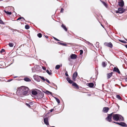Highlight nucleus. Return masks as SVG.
I'll use <instances>...</instances> for the list:
<instances>
[{
	"label": "nucleus",
	"mask_w": 127,
	"mask_h": 127,
	"mask_svg": "<svg viewBox=\"0 0 127 127\" xmlns=\"http://www.w3.org/2000/svg\"><path fill=\"white\" fill-rule=\"evenodd\" d=\"M53 86L55 87L54 88H55L56 90H57V85H56L55 84H53Z\"/></svg>",
	"instance_id": "obj_37"
},
{
	"label": "nucleus",
	"mask_w": 127,
	"mask_h": 127,
	"mask_svg": "<svg viewBox=\"0 0 127 127\" xmlns=\"http://www.w3.org/2000/svg\"><path fill=\"white\" fill-rule=\"evenodd\" d=\"M43 95H42V94H41V95L42 96V97H41V98H42L43 97Z\"/></svg>",
	"instance_id": "obj_55"
},
{
	"label": "nucleus",
	"mask_w": 127,
	"mask_h": 127,
	"mask_svg": "<svg viewBox=\"0 0 127 127\" xmlns=\"http://www.w3.org/2000/svg\"><path fill=\"white\" fill-rule=\"evenodd\" d=\"M106 63L105 62H103L102 63V65L103 67H105L106 66Z\"/></svg>",
	"instance_id": "obj_22"
},
{
	"label": "nucleus",
	"mask_w": 127,
	"mask_h": 127,
	"mask_svg": "<svg viewBox=\"0 0 127 127\" xmlns=\"http://www.w3.org/2000/svg\"><path fill=\"white\" fill-rule=\"evenodd\" d=\"M54 98L55 99L57 102L58 104H59L60 103V101L59 99L57 98L56 97H55Z\"/></svg>",
	"instance_id": "obj_26"
},
{
	"label": "nucleus",
	"mask_w": 127,
	"mask_h": 127,
	"mask_svg": "<svg viewBox=\"0 0 127 127\" xmlns=\"http://www.w3.org/2000/svg\"><path fill=\"white\" fill-rule=\"evenodd\" d=\"M64 10V9H63V8H62L61 9V13L63 12Z\"/></svg>",
	"instance_id": "obj_48"
},
{
	"label": "nucleus",
	"mask_w": 127,
	"mask_h": 127,
	"mask_svg": "<svg viewBox=\"0 0 127 127\" xmlns=\"http://www.w3.org/2000/svg\"><path fill=\"white\" fill-rule=\"evenodd\" d=\"M37 36L39 38H41L42 37V35L41 33H39L37 34Z\"/></svg>",
	"instance_id": "obj_32"
},
{
	"label": "nucleus",
	"mask_w": 127,
	"mask_h": 127,
	"mask_svg": "<svg viewBox=\"0 0 127 127\" xmlns=\"http://www.w3.org/2000/svg\"><path fill=\"white\" fill-rule=\"evenodd\" d=\"M125 39L127 41V39Z\"/></svg>",
	"instance_id": "obj_62"
},
{
	"label": "nucleus",
	"mask_w": 127,
	"mask_h": 127,
	"mask_svg": "<svg viewBox=\"0 0 127 127\" xmlns=\"http://www.w3.org/2000/svg\"><path fill=\"white\" fill-rule=\"evenodd\" d=\"M58 43H59L60 45H63L64 46H66V44L65 43H63L60 42H58Z\"/></svg>",
	"instance_id": "obj_31"
},
{
	"label": "nucleus",
	"mask_w": 127,
	"mask_h": 127,
	"mask_svg": "<svg viewBox=\"0 0 127 127\" xmlns=\"http://www.w3.org/2000/svg\"><path fill=\"white\" fill-rule=\"evenodd\" d=\"M53 38H54V39H55V40H56V41H60L58 39H57V38H55V37H53Z\"/></svg>",
	"instance_id": "obj_41"
},
{
	"label": "nucleus",
	"mask_w": 127,
	"mask_h": 127,
	"mask_svg": "<svg viewBox=\"0 0 127 127\" xmlns=\"http://www.w3.org/2000/svg\"><path fill=\"white\" fill-rule=\"evenodd\" d=\"M113 122V123H115L116 124H117L118 125H120V123L116 122Z\"/></svg>",
	"instance_id": "obj_46"
},
{
	"label": "nucleus",
	"mask_w": 127,
	"mask_h": 127,
	"mask_svg": "<svg viewBox=\"0 0 127 127\" xmlns=\"http://www.w3.org/2000/svg\"><path fill=\"white\" fill-rule=\"evenodd\" d=\"M5 51V50L4 49H2L0 51V52L1 53H2V52H4Z\"/></svg>",
	"instance_id": "obj_44"
},
{
	"label": "nucleus",
	"mask_w": 127,
	"mask_h": 127,
	"mask_svg": "<svg viewBox=\"0 0 127 127\" xmlns=\"http://www.w3.org/2000/svg\"><path fill=\"white\" fill-rule=\"evenodd\" d=\"M125 9L123 8H119L118 9V11H117V13H122L125 11Z\"/></svg>",
	"instance_id": "obj_4"
},
{
	"label": "nucleus",
	"mask_w": 127,
	"mask_h": 127,
	"mask_svg": "<svg viewBox=\"0 0 127 127\" xmlns=\"http://www.w3.org/2000/svg\"><path fill=\"white\" fill-rule=\"evenodd\" d=\"M25 28L26 29H28L30 28V27L28 25H26L25 27Z\"/></svg>",
	"instance_id": "obj_33"
},
{
	"label": "nucleus",
	"mask_w": 127,
	"mask_h": 127,
	"mask_svg": "<svg viewBox=\"0 0 127 127\" xmlns=\"http://www.w3.org/2000/svg\"><path fill=\"white\" fill-rule=\"evenodd\" d=\"M65 75L67 76H68V75L67 74V72L66 71V73H65Z\"/></svg>",
	"instance_id": "obj_47"
},
{
	"label": "nucleus",
	"mask_w": 127,
	"mask_h": 127,
	"mask_svg": "<svg viewBox=\"0 0 127 127\" xmlns=\"http://www.w3.org/2000/svg\"><path fill=\"white\" fill-rule=\"evenodd\" d=\"M113 116V113H111L110 114H108V116L106 118V120L108 122H110L112 121V118Z\"/></svg>",
	"instance_id": "obj_3"
},
{
	"label": "nucleus",
	"mask_w": 127,
	"mask_h": 127,
	"mask_svg": "<svg viewBox=\"0 0 127 127\" xmlns=\"http://www.w3.org/2000/svg\"><path fill=\"white\" fill-rule=\"evenodd\" d=\"M87 43L88 44H91L88 41H87Z\"/></svg>",
	"instance_id": "obj_49"
},
{
	"label": "nucleus",
	"mask_w": 127,
	"mask_h": 127,
	"mask_svg": "<svg viewBox=\"0 0 127 127\" xmlns=\"http://www.w3.org/2000/svg\"><path fill=\"white\" fill-rule=\"evenodd\" d=\"M120 125L122 126L126 127L127 126V124L123 122H120Z\"/></svg>",
	"instance_id": "obj_17"
},
{
	"label": "nucleus",
	"mask_w": 127,
	"mask_h": 127,
	"mask_svg": "<svg viewBox=\"0 0 127 127\" xmlns=\"http://www.w3.org/2000/svg\"><path fill=\"white\" fill-rule=\"evenodd\" d=\"M37 92L35 91H33L32 92V94L33 95H35L37 94Z\"/></svg>",
	"instance_id": "obj_20"
},
{
	"label": "nucleus",
	"mask_w": 127,
	"mask_h": 127,
	"mask_svg": "<svg viewBox=\"0 0 127 127\" xmlns=\"http://www.w3.org/2000/svg\"><path fill=\"white\" fill-rule=\"evenodd\" d=\"M104 44L105 45L111 48H112L113 47V45L111 42L109 43L105 42L104 43Z\"/></svg>",
	"instance_id": "obj_5"
},
{
	"label": "nucleus",
	"mask_w": 127,
	"mask_h": 127,
	"mask_svg": "<svg viewBox=\"0 0 127 127\" xmlns=\"http://www.w3.org/2000/svg\"><path fill=\"white\" fill-rule=\"evenodd\" d=\"M71 58H68V60L70 62H71L72 61V60H71Z\"/></svg>",
	"instance_id": "obj_45"
},
{
	"label": "nucleus",
	"mask_w": 127,
	"mask_h": 127,
	"mask_svg": "<svg viewBox=\"0 0 127 127\" xmlns=\"http://www.w3.org/2000/svg\"><path fill=\"white\" fill-rule=\"evenodd\" d=\"M18 77L17 76H14V78H16V77Z\"/></svg>",
	"instance_id": "obj_56"
},
{
	"label": "nucleus",
	"mask_w": 127,
	"mask_h": 127,
	"mask_svg": "<svg viewBox=\"0 0 127 127\" xmlns=\"http://www.w3.org/2000/svg\"><path fill=\"white\" fill-rule=\"evenodd\" d=\"M42 68L43 69V70H45L46 69V68H45V67H42Z\"/></svg>",
	"instance_id": "obj_51"
},
{
	"label": "nucleus",
	"mask_w": 127,
	"mask_h": 127,
	"mask_svg": "<svg viewBox=\"0 0 127 127\" xmlns=\"http://www.w3.org/2000/svg\"><path fill=\"white\" fill-rule=\"evenodd\" d=\"M21 19H22L23 20H22V21H23L24 20H25V19L23 17H19L18 18L17 20V21H18L19 20H20Z\"/></svg>",
	"instance_id": "obj_21"
},
{
	"label": "nucleus",
	"mask_w": 127,
	"mask_h": 127,
	"mask_svg": "<svg viewBox=\"0 0 127 127\" xmlns=\"http://www.w3.org/2000/svg\"><path fill=\"white\" fill-rule=\"evenodd\" d=\"M125 47L127 49V45H125Z\"/></svg>",
	"instance_id": "obj_54"
},
{
	"label": "nucleus",
	"mask_w": 127,
	"mask_h": 127,
	"mask_svg": "<svg viewBox=\"0 0 127 127\" xmlns=\"http://www.w3.org/2000/svg\"><path fill=\"white\" fill-rule=\"evenodd\" d=\"M24 80L26 82H30L31 81L30 79L26 77L24 78Z\"/></svg>",
	"instance_id": "obj_18"
},
{
	"label": "nucleus",
	"mask_w": 127,
	"mask_h": 127,
	"mask_svg": "<svg viewBox=\"0 0 127 127\" xmlns=\"http://www.w3.org/2000/svg\"><path fill=\"white\" fill-rule=\"evenodd\" d=\"M16 31H17V32H19V30H17Z\"/></svg>",
	"instance_id": "obj_60"
},
{
	"label": "nucleus",
	"mask_w": 127,
	"mask_h": 127,
	"mask_svg": "<svg viewBox=\"0 0 127 127\" xmlns=\"http://www.w3.org/2000/svg\"><path fill=\"white\" fill-rule=\"evenodd\" d=\"M113 71H114L116 72L119 74H120V71L118 68L117 67H114V68Z\"/></svg>",
	"instance_id": "obj_10"
},
{
	"label": "nucleus",
	"mask_w": 127,
	"mask_h": 127,
	"mask_svg": "<svg viewBox=\"0 0 127 127\" xmlns=\"http://www.w3.org/2000/svg\"><path fill=\"white\" fill-rule=\"evenodd\" d=\"M66 80L68 81V82L70 84H72L73 83V81L71 80L70 78L68 77H67L66 78Z\"/></svg>",
	"instance_id": "obj_15"
},
{
	"label": "nucleus",
	"mask_w": 127,
	"mask_h": 127,
	"mask_svg": "<svg viewBox=\"0 0 127 127\" xmlns=\"http://www.w3.org/2000/svg\"><path fill=\"white\" fill-rule=\"evenodd\" d=\"M118 5L120 6L121 7H123L124 5V2L122 0L119 2Z\"/></svg>",
	"instance_id": "obj_9"
},
{
	"label": "nucleus",
	"mask_w": 127,
	"mask_h": 127,
	"mask_svg": "<svg viewBox=\"0 0 127 127\" xmlns=\"http://www.w3.org/2000/svg\"><path fill=\"white\" fill-rule=\"evenodd\" d=\"M50 71H51L50 72V71H49L48 70H46V72L50 75H51L52 74V73L51 72V70H50Z\"/></svg>",
	"instance_id": "obj_30"
},
{
	"label": "nucleus",
	"mask_w": 127,
	"mask_h": 127,
	"mask_svg": "<svg viewBox=\"0 0 127 127\" xmlns=\"http://www.w3.org/2000/svg\"><path fill=\"white\" fill-rule=\"evenodd\" d=\"M0 24L2 25H4L5 24L1 20H0Z\"/></svg>",
	"instance_id": "obj_35"
},
{
	"label": "nucleus",
	"mask_w": 127,
	"mask_h": 127,
	"mask_svg": "<svg viewBox=\"0 0 127 127\" xmlns=\"http://www.w3.org/2000/svg\"><path fill=\"white\" fill-rule=\"evenodd\" d=\"M40 78L44 81H45V80L44 77L43 76H40Z\"/></svg>",
	"instance_id": "obj_34"
},
{
	"label": "nucleus",
	"mask_w": 127,
	"mask_h": 127,
	"mask_svg": "<svg viewBox=\"0 0 127 127\" xmlns=\"http://www.w3.org/2000/svg\"><path fill=\"white\" fill-rule=\"evenodd\" d=\"M125 80L127 82V78H126L125 79Z\"/></svg>",
	"instance_id": "obj_58"
},
{
	"label": "nucleus",
	"mask_w": 127,
	"mask_h": 127,
	"mask_svg": "<svg viewBox=\"0 0 127 127\" xmlns=\"http://www.w3.org/2000/svg\"><path fill=\"white\" fill-rule=\"evenodd\" d=\"M80 55H82L83 53V51L82 50H80Z\"/></svg>",
	"instance_id": "obj_38"
},
{
	"label": "nucleus",
	"mask_w": 127,
	"mask_h": 127,
	"mask_svg": "<svg viewBox=\"0 0 127 127\" xmlns=\"http://www.w3.org/2000/svg\"><path fill=\"white\" fill-rule=\"evenodd\" d=\"M19 91L24 95H27L29 93V89L27 87L23 86L21 87Z\"/></svg>",
	"instance_id": "obj_1"
},
{
	"label": "nucleus",
	"mask_w": 127,
	"mask_h": 127,
	"mask_svg": "<svg viewBox=\"0 0 127 127\" xmlns=\"http://www.w3.org/2000/svg\"><path fill=\"white\" fill-rule=\"evenodd\" d=\"M53 109H51L50 110V112H52L53 111Z\"/></svg>",
	"instance_id": "obj_50"
},
{
	"label": "nucleus",
	"mask_w": 127,
	"mask_h": 127,
	"mask_svg": "<svg viewBox=\"0 0 127 127\" xmlns=\"http://www.w3.org/2000/svg\"><path fill=\"white\" fill-rule=\"evenodd\" d=\"M116 97L118 99L120 100H122V99L119 95H116Z\"/></svg>",
	"instance_id": "obj_24"
},
{
	"label": "nucleus",
	"mask_w": 127,
	"mask_h": 127,
	"mask_svg": "<svg viewBox=\"0 0 127 127\" xmlns=\"http://www.w3.org/2000/svg\"><path fill=\"white\" fill-rule=\"evenodd\" d=\"M60 66L59 65H57L55 67V68L56 69H58L60 67Z\"/></svg>",
	"instance_id": "obj_29"
},
{
	"label": "nucleus",
	"mask_w": 127,
	"mask_h": 127,
	"mask_svg": "<svg viewBox=\"0 0 127 127\" xmlns=\"http://www.w3.org/2000/svg\"><path fill=\"white\" fill-rule=\"evenodd\" d=\"M54 127V126H52V127Z\"/></svg>",
	"instance_id": "obj_61"
},
{
	"label": "nucleus",
	"mask_w": 127,
	"mask_h": 127,
	"mask_svg": "<svg viewBox=\"0 0 127 127\" xmlns=\"http://www.w3.org/2000/svg\"><path fill=\"white\" fill-rule=\"evenodd\" d=\"M70 58L73 60L75 59L77 57V56L75 54H72L70 56Z\"/></svg>",
	"instance_id": "obj_7"
},
{
	"label": "nucleus",
	"mask_w": 127,
	"mask_h": 127,
	"mask_svg": "<svg viewBox=\"0 0 127 127\" xmlns=\"http://www.w3.org/2000/svg\"><path fill=\"white\" fill-rule=\"evenodd\" d=\"M101 26H102L103 28H104V27L103 26V25L102 24H101Z\"/></svg>",
	"instance_id": "obj_59"
},
{
	"label": "nucleus",
	"mask_w": 127,
	"mask_h": 127,
	"mask_svg": "<svg viewBox=\"0 0 127 127\" xmlns=\"http://www.w3.org/2000/svg\"><path fill=\"white\" fill-rule=\"evenodd\" d=\"M14 44L12 43H9L8 45L9 47H12L14 46Z\"/></svg>",
	"instance_id": "obj_25"
},
{
	"label": "nucleus",
	"mask_w": 127,
	"mask_h": 127,
	"mask_svg": "<svg viewBox=\"0 0 127 127\" xmlns=\"http://www.w3.org/2000/svg\"><path fill=\"white\" fill-rule=\"evenodd\" d=\"M26 104L27 106L29 107V108H30L31 106L29 104L27 103H26Z\"/></svg>",
	"instance_id": "obj_42"
},
{
	"label": "nucleus",
	"mask_w": 127,
	"mask_h": 127,
	"mask_svg": "<svg viewBox=\"0 0 127 127\" xmlns=\"http://www.w3.org/2000/svg\"><path fill=\"white\" fill-rule=\"evenodd\" d=\"M38 66L34 67L32 68V72H35L36 71H38L37 68L38 67Z\"/></svg>",
	"instance_id": "obj_11"
},
{
	"label": "nucleus",
	"mask_w": 127,
	"mask_h": 127,
	"mask_svg": "<svg viewBox=\"0 0 127 127\" xmlns=\"http://www.w3.org/2000/svg\"><path fill=\"white\" fill-rule=\"evenodd\" d=\"M45 36L46 38H48V36Z\"/></svg>",
	"instance_id": "obj_57"
},
{
	"label": "nucleus",
	"mask_w": 127,
	"mask_h": 127,
	"mask_svg": "<svg viewBox=\"0 0 127 127\" xmlns=\"http://www.w3.org/2000/svg\"><path fill=\"white\" fill-rule=\"evenodd\" d=\"M87 85L89 87L92 88L94 86V84L93 83H90L87 84Z\"/></svg>",
	"instance_id": "obj_16"
},
{
	"label": "nucleus",
	"mask_w": 127,
	"mask_h": 127,
	"mask_svg": "<svg viewBox=\"0 0 127 127\" xmlns=\"http://www.w3.org/2000/svg\"><path fill=\"white\" fill-rule=\"evenodd\" d=\"M126 78H127V77Z\"/></svg>",
	"instance_id": "obj_63"
},
{
	"label": "nucleus",
	"mask_w": 127,
	"mask_h": 127,
	"mask_svg": "<svg viewBox=\"0 0 127 127\" xmlns=\"http://www.w3.org/2000/svg\"><path fill=\"white\" fill-rule=\"evenodd\" d=\"M44 121L45 124L46 125H48L49 123L48 121V118H45L44 119Z\"/></svg>",
	"instance_id": "obj_8"
},
{
	"label": "nucleus",
	"mask_w": 127,
	"mask_h": 127,
	"mask_svg": "<svg viewBox=\"0 0 127 127\" xmlns=\"http://www.w3.org/2000/svg\"><path fill=\"white\" fill-rule=\"evenodd\" d=\"M12 80V79H11V80H8V82H9L11 81Z\"/></svg>",
	"instance_id": "obj_52"
},
{
	"label": "nucleus",
	"mask_w": 127,
	"mask_h": 127,
	"mask_svg": "<svg viewBox=\"0 0 127 127\" xmlns=\"http://www.w3.org/2000/svg\"><path fill=\"white\" fill-rule=\"evenodd\" d=\"M46 94L49 95V94H52V93L48 91H46L45 92Z\"/></svg>",
	"instance_id": "obj_28"
},
{
	"label": "nucleus",
	"mask_w": 127,
	"mask_h": 127,
	"mask_svg": "<svg viewBox=\"0 0 127 127\" xmlns=\"http://www.w3.org/2000/svg\"><path fill=\"white\" fill-rule=\"evenodd\" d=\"M119 40L121 42H122L123 43H126L127 42H126L124 41L123 40Z\"/></svg>",
	"instance_id": "obj_40"
},
{
	"label": "nucleus",
	"mask_w": 127,
	"mask_h": 127,
	"mask_svg": "<svg viewBox=\"0 0 127 127\" xmlns=\"http://www.w3.org/2000/svg\"><path fill=\"white\" fill-rule=\"evenodd\" d=\"M109 109V108L108 107H104L103 108V111L104 112L107 113L108 112Z\"/></svg>",
	"instance_id": "obj_13"
},
{
	"label": "nucleus",
	"mask_w": 127,
	"mask_h": 127,
	"mask_svg": "<svg viewBox=\"0 0 127 127\" xmlns=\"http://www.w3.org/2000/svg\"><path fill=\"white\" fill-rule=\"evenodd\" d=\"M102 3L106 7H107V4L104 2L102 1Z\"/></svg>",
	"instance_id": "obj_36"
},
{
	"label": "nucleus",
	"mask_w": 127,
	"mask_h": 127,
	"mask_svg": "<svg viewBox=\"0 0 127 127\" xmlns=\"http://www.w3.org/2000/svg\"><path fill=\"white\" fill-rule=\"evenodd\" d=\"M66 80L68 81V82L70 84H72L73 83V81L71 80L70 78L68 77H67L66 78Z\"/></svg>",
	"instance_id": "obj_14"
},
{
	"label": "nucleus",
	"mask_w": 127,
	"mask_h": 127,
	"mask_svg": "<svg viewBox=\"0 0 127 127\" xmlns=\"http://www.w3.org/2000/svg\"><path fill=\"white\" fill-rule=\"evenodd\" d=\"M112 117L114 120L117 121L119 120L120 121H122L123 120V117L118 114H113Z\"/></svg>",
	"instance_id": "obj_2"
},
{
	"label": "nucleus",
	"mask_w": 127,
	"mask_h": 127,
	"mask_svg": "<svg viewBox=\"0 0 127 127\" xmlns=\"http://www.w3.org/2000/svg\"><path fill=\"white\" fill-rule=\"evenodd\" d=\"M77 76V72H75L73 74L72 76V79L73 80L75 81V80Z\"/></svg>",
	"instance_id": "obj_6"
},
{
	"label": "nucleus",
	"mask_w": 127,
	"mask_h": 127,
	"mask_svg": "<svg viewBox=\"0 0 127 127\" xmlns=\"http://www.w3.org/2000/svg\"><path fill=\"white\" fill-rule=\"evenodd\" d=\"M17 30H16V29H14L13 30V31H16Z\"/></svg>",
	"instance_id": "obj_53"
},
{
	"label": "nucleus",
	"mask_w": 127,
	"mask_h": 127,
	"mask_svg": "<svg viewBox=\"0 0 127 127\" xmlns=\"http://www.w3.org/2000/svg\"><path fill=\"white\" fill-rule=\"evenodd\" d=\"M113 72H111V73H107V79H109L112 76Z\"/></svg>",
	"instance_id": "obj_12"
},
{
	"label": "nucleus",
	"mask_w": 127,
	"mask_h": 127,
	"mask_svg": "<svg viewBox=\"0 0 127 127\" xmlns=\"http://www.w3.org/2000/svg\"><path fill=\"white\" fill-rule=\"evenodd\" d=\"M72 83V85L73 86H74L77 88H78V86L77 85L76 83Z\"/></svg>",
	"instance_id": "obj_27"
},
{
	"label": "nucleus",
	"mask_w": 127,
	"mask_h": 127,
	"mask_svg": "<svg viewBox=\"0 0 127 127\" xmlns=\"http://www.w3.org/2000/svg\"><path fill=\"white\" fill-rule=\"evenodd\" d=\"M4 11L8 15H11L12 14V13L11 12H9L8 11H6L5 10H4Z\"/></svg>",
	"instance_id": "obj_23"
},
{
	"label": "nucleus",
	"mask_w": 127,
	"mask_h": 127,
	"mask_svg": "<svg viewBox=\"0 0 127 127\" xmlns=\"http://www.w3.org/2000/svg\"><path fill=\"white\" fill-rule=\"evenodd\" d=\"M99 43L98 42H96V46L97 47H99Z\"/></svg>",
	"instance_id": "obj_39"
},
{
	"label": "nucleus",
	"mask_w": 127,
	"mask_h": 127,
	"mask_svg": "<svg viewBox=\"0 0 127 127\" xmlns=\"http://www.w3.org/2000/svg\"><path fill=\"white\" fill-rule=\"evenodd\" d=\"M45 80L48 83L50 84V82L48 79H46Z\"/></svg>",
	"instance_id": "obj_43"
},
{
	"label": "nucleus",
	"mask_w": 127,
	"mask_h": 127,
	"mask_svg": "<svg viewBox=\"0 0 127 127\" xmlns=\"http://www.w3.org/2000/svg\"><path fill=\"white\" fill-rule=\"evenodd\" d=\"M61 26L63 28V29L65 30V31H67V29L65 26L63 24Z\"/></svg>",
	"instance_id": "obj_19"
}]
</instances>
